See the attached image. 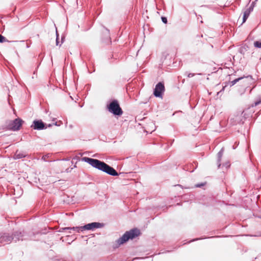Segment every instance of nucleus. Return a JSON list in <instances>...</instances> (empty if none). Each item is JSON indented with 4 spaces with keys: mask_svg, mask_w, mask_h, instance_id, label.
<instances>
[{
    "mask_svg": "<svg viewBox=\"0 0 261 261\" xmlns=\"http://www.w3.org/2000/svg\"><path fill=\"white\" fill-rule=\"evenodd\" d=\"M82 161L86 162L92 166L93 167L97 169L108 174L112 176H118V173L114 168L111 167L104 162L101 161L97 159L90 158L88 157H83Z\"/></svg>",
    "mask_w": 261,
    "mask_h": 261,
    "instance_id": "nucleus-1",
    "label": "nucleus"
},
{
    "mask_svg": "<svg viewBox=\"0 0 261 261\" xmlns=\"http://www.w3.org/2000/svg\"><path fill=\"white\" fill-rule=\"evenodd\" d=\"M25 236L24 231H15L12 234L9 232L2 233L0 237V244L5 245L10 244L12 241L16 242L20 240H23Z\"/></svg>",
    "mask_w": 261,
    "mask_h": 261,
    "instance_id": "nucleus-2",
    "label": "nucleus"
},
{
    "mask_svg": "<svg viewBox=\"0 0 261 261\" xmlns=\"http://www.w3.org/2000/svg\"><path fill=\"white\" fill-rule=\"evenodd\" d=\"M140 234V230L137 228H134L129 231L125 232L121 237L116 241V247H118L120 245L123 244L126 241H128L129 239H133L139 236Z\"/></svg>",
    "mask_w": 261,
    "mask_h": 261,
    "instance_id": "nucleus-3",
    "label": "nucleus"
},
{
    "mask_svg": "<svg viewBox=\"0 0 261 261\" xmlns=\"http://www.w3.org/2000/svg\"><path fill=\"white\" fill-rule=\"evenodd\" d=\"M23 121L17 118L13 120H6L4 125V128L13 131H17L20 129Z\"/></svg>",
    "mask_w": 261,
    "mask_h": 261,
    "instance_id": "nucleus-4",
    "label": "nucleus"
},
{
    "mask_svg": "<svg viewBox=\"0 0 261 261\" xmlns=\"http://www.w3.org/2000/svg\"><path fill=\"white\" fill-rule=\"evenodd\" d=\"M108 110L115 116H121L123 113V111L120 108L118 101L116 100H113L109 104L107 105Z\"/></svg>",
    "mask_w": 261,
    "mask_h": 261,
    "instance_id": "nucleus-5",
    "label": "nucleus"
},
{
    "mask_svg": "<svg viewBox=\"0 0 261 261\" xmlns=\"http://www.w3.org/2000/svg\"><path fill=\"white\" fill-rule=\"evenodd\" d=\"M53 125L60 126L56 122L53 124H49L47 126L41 120H35L33 121L31 127L35 130H43L46 129L47 127H51Z\"/></svg>",
    "mask_w": 261,
    "mask_h": 261,
    "instance_id": "nucleus-6",
    "label": "nucleus"
},
{
    "mask_svg": "<svg viewBox=\"0 0 261 261\" xmlns=\"http://www.w3.org/2000/svg\"><path fill=\"white\" fill-rule=\"evenodd\" d=\"M165 91V86L162 82L158 83L154 89L153 95L156 97H162Z\"/></svg>",
    "mask_w": 261,
    "mask_h": 261,
    "instance_id": "nucleus-7",
    "label": "nucleus"
},
{
    "mask_svg": "<svg viewBox=\"0 0 261 261\" xmlns=\"http://www.w3.org/2000/svg\"><path fill=\"white\" fill-rule=\"evenodd\" d=\"M104 226V224L99 222H92L90 223H88L83 226V229L84 230H94L96 228H101Z\"/></svg>",
    "mask_w": 261,
    "mask_h": 261,
    "instance_id": "nucleus-8",
    "label": "nucleus"
},
{
    "mask_svg": "<svg viewBox=\"0 0 261 261\" xmlns=\"http://www.w3.org/2000/svg\"><path fill=\"white\" fill-rule=\"evenodd\" d=\"M254 7V2H252L250 7L244 11L243 18V23H244L246 21L250 13L253 11Z\"/></svg>",
    "mask_w": 261,
    "mask_h": 261,
    "instance_id": "nucleus-9",
    "label": "nucleus"
},
{
    "mask_svg": "<svg viewBox=\"0 0 261 261\" xmlns=\"http://www.w3.org/2000/svg\"><path fill=\"white\" fill-rule=\"evenodd\" d=\"M244 79H246L247 80H252V76L251 75H248L247 76H241L239 78H237L232 81H230L228 83V85H229L230 87H232L233 85H234L237 83L239 82L241 80H242Z\"/></svg>",
    "mask_w": 261,
    "mask_h": 261,
    "instance_id": "nucleus-10",
    "label": "nucleus"
},
{
    "mask_svg": "<svg viewBox=\"0 0 261 261\" xmlns=\"http://www.w3.org/2000/svg\"><path fill=\"white\" fill-rule=\"evenodd\" d=\"M26 156L27 154L25 152L23 151H19L18 150H17L14 155L13 158L15 160H18L23 158Z\"/></svg>",
    "mask_w": 261,
    "mask_h": 261,
    "instance_id": "nucleus-11",
    "label": "nucleus"
},
{
    "mask_svg": "<svg viewBox=\"0 0 261 261\" xmlns=\"http://www.w3.org/2000/svg\"><path fill=\"white\" fill-rule=\"evenodd\" d=\"M223 152H224V149L223 148H221V149L218 152V154H217V164H218V168H219L221 166V164H220V161H221V158L222 157V155H223Z\"/></svg>",
    "mask_w": 261,
    "mask_h": 261,
    "instance_id": "nucleus-12",
    "label": "nucleus"
},
{
    "mask_svg": "<svg viewBox=\"0 0 261 261\" xmlns=\"http://www.w3.org/2000/svg\"><path fill=\"white\" fill-rule=\"evenodd\" d=\"M83 226H75L72 227H69L70 230H73L77 232H80V231H83L84 229L82 228Z\"/></svg>",
    "mask_w": 261,
    "mask_h": 261,
    "instance_id": "nucleus-13",
    "label": "nucleus"
},
{
    "mask_svg": "<svg viewBox=\"0 0 261 261\" xmlns=\"http://www.w3.org/2000/svg\"><path fill=\"white\" fill-rule=\"evenodd\" d=\"M63 39H64V37H62V41H61V43L60 44L59 43V34L58 33V32L56 30V45H59V46H61L62 43L63 42Z\"/></svg>",
    "mask_w": 261,
    "mask_h": 261,
    "instance_id": "nucleus-14",
    "label": "nucleus"
},
{
    "mask_svg": "<svg viewBox=\"0 0 261 261\" xmlns=\"http://www.w3.org/2000/svg\"><path fill=\"white\" fill-rule=\"evenodd\" d=\"M261 103V97H259L257 98V99L256 100V101L252 104V107H256L257 105Z\"/></svg>",
    "mask_w": 261,
    "mask_h": 261,
    "instance_id": "nucleus-15",
    "label": "nucleus"
},
{
    "mask_svg": "<svg viewBox=\"0 0 261 261\" xmlns=\"http://www.w3.org/2000/svg\"><path fill=\"white\" fill-rule=\"evenodd\" d=\"M254 46L258 48H261V41H256L254 42Z\"/></svg>",
    "mask_w": 261,
    "mask_h": 261,
    "instance_id": "nucleus-16",
    "label": "nucleus"
},
{
    "mask_svg": "<svg viewBox=\"0 0 261 261\" xmlns=\"http://www.w3.org/2000/svg\"><path fill=\"white\" fill-rule=\"evenodd\" d=\"M8 41L6 38L0 34V43H2L4 42Z\"/></svg>",
    "mask_w": 261,
    "mask_h": 261,
    "instance_id": "nucleus-17",
    "label": "nucleus"
},
{
    "mask_svg": "<svg viewBox=\"0 0 261 261\" xmlns=\"http://www.w3.org/2000/svg\"><path fill=\"white\" fill-rule=\"evenodd\" d=\"M185 74L187 75L188 77H192L195 75L194 73L186 72Z\"/></svg>",
    "mask_w": 261,
    "mask_h": 261,
    "instance_id": "nucleus-18",
    "label": "nucleus"
},
{
    "mask_svg": "<svg viewBox=\"0 0 261 261\" xmlns=\"http://www.w3.org/2000/svg\"><path fill=\"white\" fill-rule=\"evenodd\" d=\"M69 230V227L61 228L59 229V231L60 232H63L64 230Z\"/></svg>",
    "mask_w": 261,
    "mask_h": 261,
    "instance_id": "nucleus-19",
    "label": "nucleus"
},
{
    "mask_svg": "<svg viewBox=\"0 0 261 261\" xmlns=\"http://www.w3.org/2000/svg\"><path fill=\"white\" fill-rule=\"evenodd\" d=\"M161 19H162V21H163V23H167V19L166 17H162Z\"/></svg>",
    "mask_w": 261,
    "mask_h": 261,
    "instance_id": "nucleus-20",
    "label": "nucleus"
},
{
    "mask_svg": "<svg viewBox=\"0 0 261 261\" xmlns=\"http://www.w3.org/2000/svg\"><path fill=\"white\" fill-rule=\"evenodd\" d=\"M205 185L204 183L198 184L195 185L196 188H201Z\"/></svg>",
    "mask_w": 261,
    "mask_h": 261,
    "instance_id": "nucleus-21",
    "label": "nucleus"
},
{
    "mask_svg": "<svg viewBox=\"0 0 261 261\" xmlns=\"http://www.w3.org/2000/svg\"><path fill=\"white\" fill-rule=\"evenodd\" d=\"M48 157V155H45L42 157V160L44 161H46V159Z\"/></svg>",
    "mask_w": 261,
    "mask_h": 261,
    "instance_id": "nucleus-22",
    "label": "nucleus"
},
{
    "mask_svg": "<svg viewBox=\"0 0 261 261\" xmlns=\"http://www.w3.org/2000/svg\"><path fill=\"white\" fill-rule=\"evenodd\" d=\"M223 166H225L226 168H228L230 166L229 163L227 162V163H225L224 164H223Z\"/></svg>",
    "mask_w": 261,
    "mask_h": 261,
    "instance_id": "nucleus-23",
    "label": "nucleus"
},
{
    "mask_svg": "<svg viewBox=\"0 0 261 261\" xmlns=\"http://www.w3.org/2000/svg\"><path fill=\"white\" fill-rule=\"evenodd\" d=\"M253 79H252V81H250V80H247L245 79V80H244V82H248V83H251L253 81Z\"/></svg>",
    "mask_w": 261,
    "mask_h": 261,
    "instance_id": "nucleus-24",
    "label": "nucleus"
},
{
    "mask_svg": "<svg viewBox=\"0 0 261 261\" xmlns=\"http://www.w3.org/2000/svg\"><path fill=\"white\" fill-rule=\"evenodd\" d=\"M200 239H201L200 238H197V239H194L193 240L190 241L189 242H193V241H195L199 240Z\"/></svg>",
    "mask_w": 261,
    "mask_h": 261,
    "instance_id": "nucleus-25",
    "label": "nucleus"
},
{
    "mask_svg": "<svg viewBox=\"0 0 261 261\" xmlns=\"http://www.w3.org/2000/svg\"><path fill=\"white\" fill-rule=\"evenodd\" d=\"M224 88H225V87H224L222 88V90H221V91H220V92H221V91H222V90H224Z\"/></svg>",
    "mask_w": 261,
    "mask_h": 261,
    "instance_id": "nucleus-26",
    "label": "nucleus"
},
{
    "mask_svg": "<svg viewBox=\"0 0 261 261\" xmlns=\"http://www.w3.org/2000/svg\"><path fill=\"white\" fill-rule=\"evenodd\" d=\"M34 77H35V75H33V76H32V79H34Z\"/></svg>",
    "mask_w": 261,
    "mask_h": 261,
    "instance_id": "nucleus-27",
    "label": "nucleus"
},
{
    "mask_svg": "<svg viewBox=\"0 0 261 261\" xmlns=\"http://www.w3.org/2000/svg\"><path fill=\"white\" fill-rule=\"evenodd\" d=\"M34 77H35V75H33V76H32V79H34Z\"/></svg>",
    "mask_w": 261,
    "mask_h": 261,
    "instance_id": "nucleus-28",
    "label": "nucleus"
}]
</instances>
